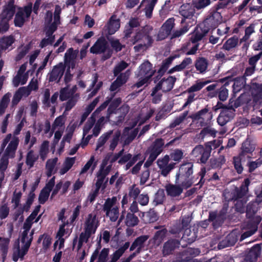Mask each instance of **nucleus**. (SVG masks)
Listing matches in <instances>:
<instances>
[{
  "instance_id": "1",
  "label": "nucleus",
  "mask_w": 262,
  "mask_h": 262,
  "mask_svg": "<svg viewBox=\"0 0 262 262\" xmlns=\"http://www.w3.org/2000/svg\"><path fill=\"white\" fill-rule=\"evenodd\" d=\"M19 143L18 137L11 134H8L3 140L1 144V149L4 150L3 156L8 158H13L15 155V151Z\"/></svg>"
},
{
  "instance_id": "2",
  "label": "nucleus",
  "mask_w": 262,
  "mask_h": 262,
  "mask_svg": "<svg viewBox=\"0 0 262 262\" xmlns=\"http://www.w3.org/2000/svg\"><path fill=\"white\" fill-rule=\"evenodd\" d=\"M152 31V27L149 26H145L141 29L138 30L135 35L130 39V41L132 45H135L138 42H147V45L150 47L152 45L154 40L150 35Z\"/></svg>"
},
{
  "instance_id": "3",
  "label": "nucleus",
  "mask_w": 262,
  "mask_h": 262,
  "mask_svg": "<svg viewBox=\"0 0 262 262\" xmlns=\"http://www.w3.org/2000/svg\"><path fill=\"white\" fill-rule=\"evenodd\" d=\"M239 105V99H229V108H224L217 118V122L220 125H224L234 116V108Z\"/></svg>"
},
{
  "instance_id": "4",
  "label": "nucleus",
  "mask_w": 262,
  "mask_h": 262,
  "mask_svg": "<svg viewBox=\"0 0 262 262\" xmlns=\"http://www.w3.org/2000/svg\"><path fill=\"white\" fill-rule=\"evenodd\" d=\"M117 199L116 197L109 198L105 201L103 210L106 215L113 222L116 221L119 215L118 206L117 204Z\"/></svg>"
},
{
  "instance_id": "5",
  "label": "nucleus",
  "mask_w": 262,
  "mask_h": 262,
  "mask_svg": "<svg viewBox=\"0 0 262 262\" xmlns=\"http://www.w3.org/2000/svg\"><path fill=\"white\" fill-rule=\"evenodd\" d=\"M222 21L221 12H214L213 10L203 21L202 27L208 32L211 29H215Z\"/></svg>"
},
{
  "instance_id": "6",
  "label": "nucleus",
  "mask_w": 262,
  "mask_h": 262,
  "mask_svg": "<svg viewBox=\"0 0 262 262\" xmlns=\"http://www.w3.org/2000/svg\"><path fill=\"white\" fill-rule=\"evenodd\" d=\"M176 79L175 77L171 76H169L167 78L165 77L162 78L153 88L151 96H156L158 92L160 90L164 92L170 91L173 88Z\"/></svg>"
},
{
  "instance_id": "7",
  "label": "nucleus",
  "mask_w": 262,
  "mask_h": 262,
  "mask_svg": "<svg viewBox=\"0 0 262 262\" xmlns=\"http://www.w3.org/2000/svg\"><path fill=\"white\" fill-rule=\"evenodd\" d=\"M69 227L68 223L59 225V229L56 236L57 239L54 243L55 247H58L59 249L63 247L65 239L69 237L71 233V230Z\"/></svg>"
},
{
  "instance_id": "8",
  "label": "nucleus",
  "mask_w": 262,
  "mask_h": 262,
  "mask_svg": "<svg viewBox=\"0 0 262 262\" xmlns=\"http://www.w3.org/2000/svg\"><path fill=\"white\" fill-rule=\"evenodd\" d=\"M66 66L60 62L53 67L52 71L48 74L47 79L49 82H58L62 77L65 71Z\"/></svg>"
},
{
  "instance_id": "9",
  "label": "nucleus",
  "mask_w": 262,
  "mask_h": 262,
  "mask_svg": "<svg viewBox=\"0 0 262 262\" xmlns=\"http://www.w3.org/2000/svg\"><path fill=\"white\" fill-rule=\"evenodd\" d=\"M164 142L162 139H157L154 144L148 149V154L149 155L145 166H148L156 159L162 150Z\"/></svg>"
},
{
  "instance_id": "10",
  "label": "nucleus",
  "mask_w": 262,
  "mask_h": 262,
  "mask_svg": "<svg viewBox=\"0 0 262 262\" xmlns=\"http://www.w3.org/2000/svg\"><path fill=\"white\" fill-rule=\"evenodd\" d=\"M64 118L62 116L57 117L54 121L52 126V132L50 134L51 137L53 133L54 132V140L55 142H58L60 139L63 132L64 129Z\"/></svg>"
},
{
  "instance_id": "11",
  "label": "nucleus",
  "mask_w": 262,
  "mask_h": 262,
  "mask_svg": "<svg viewBox=\"0 0 262 262\" xmlns=\"http://www.w3.org/2000/svg\"><path fill=\"white\" fill-rule=\"evenodd\" d=\"M210 143L206 144L205 148L202 145H198L196 146L192 151V155L195 157L201 156V161L202 163H205L210 156V152L211 150V146Z\"/></svg>"
},
{
  "instance_id": "12",
  "label": "nucleus",
  "mask_w": 262,
  "mask_h": 262,
  "mask_svg": "<svg viewBox=\"0 0 262 262\" xmlns=\"http://www.w3.org/2000/svg\"><path fill=\"white\" fill-rule=\"evenodd\" d=\"M16 8L14 0H9L4 6L0 17L10 21L15 14Z\"/></svg>"
},
{
  "instance_id": "13",
  "label": "nucleus",
  "mask_w": 262,
  "mask_h": 262,
  "mask_svg": "<svg viewBox=\"0 0 262 262\" xmlns=\"http://www.w3.org/2000/svg\"><path fill=\"white\" fill-rule=\"evenodd\" d=\"M108 44L103 37H100L96 40L93 46L90 48V52L95 54L104 53L108 49Z\"/></svg>"
},
{
  "instance_id": "14",
  "label": "nucleus",
  "mask_w": 262,
  "mask_h": 262,
  "mask_svg": "<svg viewBox=\"0 0 262 262\" xmlns=\"http://www.w3.org/2000/svg\"><path fill=\"white\" fill-rule=\"evenodd\" d=\"M130 72L127 70L124 73H120L117 76L116 79L112 83L110 90L112 92L116 91L118 88L124 84L129 78Z\"/></svg>"
},
{
  "instance_id": "15",
  "label": "nucleus",
  "mask_w": 262,
  "mask_h": 262,
  "mask_svg": "<svg viewBox=\"0 0 262 262\" xmlns=\"http://www.w3.org/2000/svg\"><path fill=\"white\" fill-rule=\"evenodd\" d=\"M98 226L99 221L96 219V214L91 213L86 218L84 224V230L94 234Z\"/></svg>"
},
{
  "instance_id": "16",
  "label": "nucleus",
  "mask_w": 262,
  "mask_h": 262,
  "mask_svg": "<svg viewBox=\"0 0 262 262\" xmlns=\"http://www.w3.org/2000/svg\"><path fill=\"white\" fill-rule=\"evenodd\" d=\"M255 149V144L249 139H247L242 144V151L239 155L245 159L251 158Z\"/></svg>"
},
{
  "instance_id": "17",
  "label": "nucleus",
  "mask_w": 262,
  "mask_h": 262,
  "mask_svg": "<svg viewBox=\"0 0 262 262\" xmlns=\"http://www.w3.org/2000/svg\"><path fill=\"white\" fill-rule=\"evenodd\" d=\"M40 215H39L35 221H34L35 219H33L32 217L29 216L26 221H25L24 225V231H23L22 235H21V242H26L27 241V238H30L31 242H32V233H31L30 234H29V231L30 229L31 228L32 224L34 222H37L40 219Z\"/></svg>"
},
{
  "instance_id": "18",
  "label": "nucleus",
  "mask_w": 262,
  "mask_h": 262,
  "mask_svg": "<svg viewBox=\"0 0 262 262\" xmlns=\"http://www.w3.org/2000/svg\"><path fill=\"white\" fill-rule=\"evenodd\" d=\"M178 57H179V55L170 56L162 61L161 67L158 71V75L154 78L155 83L162 77L168 70L172 61Z\"/></svg>"
},
{
  "instance_id": "19",
  "label": "nucleus",
  "mask_w": 262,
  "mask_h": 262,
  "mask_svg": "<svg viewBox=\"0 0 262 262\" xmlns=\"http://www.w3.org/2000/svg\"><path fill=\"white\" fill-rule=\"evenodd\" d=\"M169 158L168 156H165L163 158L157 161L158 167L161 169V173L163 176L166 177L171 169L174 167V164H168Z\"/></svg>"
},
{
  "instance_id": "20",
  "label": "nucleus",
  "mask_w": 262,
  "mask_h": 262,
  "mask_svg": "<svg viewBox=\"0 0 262 262\" xmlns=\"http://www.w3.org/2000/svg\"><path fill=\"white\" fill-rule=\"evenodd\" d=\"M21 243L24 245L22 246L21 249H19L18 245H17V247L14 249L13 254V259L15 262L17 261L19 258H22L24 257L28 252L31 243L30 238H27V241L21 242Z\"/></svg>"
},
{
  "instance_id": "21",
  "label": "nucleus",
  "mask_w": 262,
  "mask_h": 262,
  "mask_svg": "<svg viewBox=\"0 0 262 262\" xmlns=\"http://www.w3.org/2000/svg\"><path fill=\"white\" fill-rule=\"evenodd\" d=\"M195 10L189 4L182 5L179 10V13L183 16L181 24L185 23L186 19H191L194 15Z\"/></svg>"
},
{
  "instance_id": "22",
  "label": "nucleus",
  "mask_w": 262,
  "mask_h": 262,
  "mask_svg": "<svg viewBox=\"0 0 262 262\" xmlns=\"http://www.w3.org/2000/svg\"><path fill=\"white\" fill-rule=\"evenodd\" d=\"M152 65L148 60L144 61L139 67V73L137 74V77H145L146 76L150 75L152 74V76L154 75L155 71L152 70Z\"/></svg>"
},
{
  "instance_id": "23",
  "label": "nucleus",
  "mask_w": 262,
  "mask_h": 262,
  "mask_svg": "<svg viewBox=\"0 0 262 262\" xmlns=\"http://www.w3.org/2000/svg\"><path fill=\"white\" fill-rule=\"evenodd\" d=\"M144 158L140 154L137 155L132 157V160L129 161L126 165V169L129 168L135 162L138 161L137 164L133 167L132 173H137L141 168L143 163Z\"/></svg>"
},
{
  "instance_id": "24",
  "label": "nucleus",
  "mask_w": 262,
  "mask_h": 262,
  "mask_svg": "<svg viewBox=\"0 0 262 262\" xmlns=\"http://www.w3.org/2000/svg\"><path fill=\"white\" fill-rule=\"evenodd\" d=\"M55 184V178H52L46 184L45 187L41 190L39 196L40 203H44L48 199L50 192Z\"/></svg>"
},
{
  "instance_id": "25",
  "label": "nucleus",
  "mask_w": 262,
  "mask_h": 262,
  "mask_svg": "<svg viewBox=\"0 0 262 262\" xmlns=\"http://www.w3.org/2000/svg\"><path fill=\"white\" fill-rule=\"evenodd\" d=\"M120 27V20L117 15L113 14L107 23V31L110 35L114 34Z\"/></svg>"
},
{
  "instance_id": "26",
  "label": "nucleus",
  "mask_w": 262,
  "mask_h": 262,
  "mask_svg": "<svg viewBox=\"0 0 262 262\" xmlns=\"http://www.w3.org/2000/svg\"><path fill=\"white\" fill-rule=\"evenodd\" d=\"M192 165L191 163H186L181 166L179 173L177 174V179H186L192 173Z\"/></svg>"
},
{
  "instance_id": "27",
  "label": "nucleus",
  "mask_w": 262,
  "mask_h": 262,
  "mask_svg": "<svg viewBox=\"0 0 262 262\" xmlns=\"http://www.w3.org/2000/svg\"><path fill=\"white\" fill-rule=\"evenodd\" d=\"M255 0H244L239 5L234 8V13L236 14H238L241 12L244 13L248 9L249 12L252 14L255 12V11L250 10L251 3L255 5Z\"/></svg>"
},
{
  "instance_id": "28",
  "label": "nucleus",
  "mask_w": 262,
  "mask_h": 262,
  "mask_svg": "<svg viewBox=\"0 0 262 262\" xmlns=\"http://www.w3.org/2000/svg\"><path fill=\"white\" fill-rule=\"evenodd\" d=\"M254 103V108L258 109L260 112L261 117L253 116L251 121L252 124L260 125L262 124V99H253Z\"/></svg>"
},
{
  "instance_id": "29",
  "label": "nucleus",
  "mask_w": 262,
  "mask_h": 262,
  "mask_svg": "<svg viewBox=\"0 0 262 262\" xmlns=\"http://www.w3.org/2000/svg\"><path fill=\"white\" fill-rule=\"evenodd\" d=\"M57 158L50 159L47 161L46 169V173L48 177H50L52 174L54 173L56 171V165L57 164Z\"/></svg>"
},
{
  "instance_id": "30",
  "label": "nucleus",
  "mask_w": 262,
  "mask_h": 262,
  "mask_svg": "<svg viewBox=\"0 0 262 262\" xmlns=\"http://www.w3.org/2000/svg\"><path fill=\"white\" fill-rule=\"evenodd\" d=\"M239 43L238 37L234 35L228 38L223 44L222 49L223 50L229 51L232 49L235 48Z\"/></svg>"
},
{
  "instance_id": "31",
  "label": "nucleus",
  "mask_w": 262,
  "mask_h": 262,
  "mask_svg": "<svg viewBox=\"0 0 262 262\" xmlns=\"http://www.w3.org/2000/svg\"><path fill=\"white\" fill-rule=\"evenodd\" d=\"M75 157H68L65 159L62 167L59 169V173L61 175H63L68 172L73 166L75 162Z\"/></svg>"
},
{
  "instance_id": "32",
  "label": "nucleus",
  "mask_w": 262,
  "mask_h": 262,
  "mask_svg": "<svg viewBox=\"0 0 262 262\" xmlns=\"http://www.w3.org/2000/svg\"><path fill=\"white\" fill-rule=\"evenodd\" d=\"M96 166V162H95V157L93 156L82 168L80 172V175L82 176L88 171H90L91 173H92Z\"/></svg>"
},
{
  "instance_id": "33",
  "label": "nucleus",
  "mask_w": 262,
  "mask_h": 262,
  "mask_svg": "<svg viewBox=\"0 0 262 262\" xmlns=\"http://www.w3.org/2000/svg\"><path fill=\"white\" fill-rule=\"evenodd\" d=\"M167 194L171 197L179 195L182 192V188L179 186L168 184L165 187Z\"/></svg>"
},
{
  "instance_id": "34",
  "label": "nucleus",
  "mask_w": 262,
  "mask_h": 262,
  "mask_svg": "<svg viewBox=\"0 0 262 262\" xmlns=\"http://www.w3.org/2000/svg\"><path fill=\"white\" fill-rule=\"evenodd\" d=\"M197 71L200 73H203L206 72L208 67V61L204 57H199L195 61L194 64Z\"/></svg>"
},
{
  "instance_id": "35",
  "label": "nucleus",
  "mask_w": 262,
  "mask_h": 262,
  "mask_svg": "<svg viewBox=\"0 0 262 262\" xmlns=\"http://www.w3.org/2000/svg\"><path fill=\"white\" fill-rule=\"evenodd\" d=\"M76 90V85L72 89H69L68 87L61 89L60 91L59 98H74V95Z\"/></svg>"
},
{
  "instance_id": "36",
  "label": "nucleus",
  "mask_w": 262,
  "mask_h": 262,
  "mask_svg": "<svg viewBox=\"0 0 262 262\" xmlns=\"http://www.w3.org/2000/svg\"><path fill=\"white\" fill-rule=\"evenodd\" d=\"M201 31H195L194 33L191 35L190 38V41L193 43H195L202 39V38L208 33L207 30L203 29L202 27H201Z\"/></svg>"
},
{
  "instance_id": "37",
  "label": "nucleus",
  "mask_w": 262,
  "mask_h": 262,
  "mask_svg": "<svg viewBox=\"0 0 262 262\" xmlns=\"http://www.w3.org/2000/svg\"><path fill=\"white\" fill-rule=\"evenodd\" d=\"M252 98H262V84L253 83L250 88Z\"/></svg>"
},
{
  "instance_id": "38",
  "label": "nucleus",
  "mask_w": 262,
  "mask_h": 262,
  "mask_svg": "<svg viewBox=\"0 0 262 262\" xmlns=\"http://www.w3.org/2000/svg\"><path fill=\"white\" fill-rule=\"evenodd\" d=\"M157 1L158 0H144V2L146 4L144 10L147 18H150L151 17L153 10Z\"/></svg>"
},
{
  "instance_id": "39",
  "label": "nucleus",
  "mask_w": 262,
  "mask_h": 262,
  "mask_svg": "<svg viewBox=\"0 0 262 262\" xmlns=\"http://www.w3.org/2000/svg\"><path fill=\"white\" fill-rule=\"evenodd\" d=\"M77 50H74L72 48H69L64 54V63L66 66L68 63H70L73 60H75L78 53Z\"/></svg>"
},
{
  "instance_id": "40",
  "label": "nucleus",
  "mask_w": 262,
  "mask_h": 262,
  "mask_svg": "<svg viewBox=\"0 0 262 262\" xmlns=\"http://www.w3.org/2000/svg\"><path fill=\"white\" fill-rule=\"evenodd\" d=\"M75 125L73 124L72 125H70L67 127V134L66 135L63 137V139L62 140V142L61 143V147L59 150V152L60 153L62 151V148L64 147V142H69L71 139L72 138L73 133L75 129Z\"/></svg>"
},
{
  "instance_id": "41",
  "label": "nucleus",
  "mask_w": 262,
  "mask_h": 262,
  "mask_svg": "<svg viewBox=\"0 0 262 262\" xmlns=\"http://www.w3.org/2000/svg\"><path fill=\"white\" fill-rule=\"evenodd\" d=\"M25 22V17L23 14V12L21 10H18L15 14L14 24L15 27H21L24 26Z\"/></svg>"
},
{
  "instance_id": "42",
  "label": "nucleus",
  "mask_w": 262,
  "mask_h": 262,
  "mask_svg": "<svg viewBox=\"0 0 262 262\" xmlns=\"http://www.w3.org/2000/svg\"><path fill=\"white\" fill-rule=\"evenodd\" d=\"M178 245L179 243L176 241L167 242L163 247V254L165 255L169 254Z\"/></svg>"
},
{
  "instance_id": "43",
  "label": "nucleus",
  "mask_w": 262,
  "mask_h": 262,
  "mask_svg": "<svg viewBox=\"0 0 262 262\" xmlns=\"http://www.w3.org/2000/svg\"><path fill=\"white\" fill-rule=\"evenodd\" d=\"M9 163V158L2 156L0 159V181H2L4 178V172L7 168Z\"/></svg>"
},
{
  "instance_id": "44",
  "label": "nucleus",
  "mask_w": 262,
  "mask_h": 262,
  "mask_svg": "<svg viewBox=\"0 0 262 262\" xmlns=\"http://www.w3.org/2000/svg\"><path fill=\"white\" fill-rule=\"evenodd\" d=\"M71 185V183L69 181H66L64 183L62 184V183L60 182L58 183L56 185L55 188L53 191V192L52 193V197H53V195L56 194L58 191V190L62 188V193H65L67 190L68 188Z\"/></svg>"
},
{
  "instance_id": "45",
  "label": "nucleus",
  "mask_w": 262,
  "mask_h": 262,
  "mask_svg": "<svg viewBox=\"0 0 262 262\" xmlns=\"http://www.w3.org/2000/svg\"><path fill=\"white\" fill-rule=\"evenodd\" d=\"M174 26V19L173 17L169 18L167 19L163 24L161 29L164 31L170 34L171 30Z\"/></svg>"
},
{
  "instance_id": "46",
  "label": "nucleus",
  "mask_w": 262,
  "mask_h": 262,
  "mask_svg": "<svg viewBox=\"0 0 262 262\" xmlns=\"http://www.w3.org/2000/svg\"><path fill=\"white\" fill-rule=\"evenodd\" d=\"M139 220L138 217L132 213H128L127 214L125 224L127 226L133 227L138 224Z\"/></svg>"
},
{
  "instance_id": "47",
  "label": "nucleus",
  "mask_w": 262,
  "mask_h": 262,
  "mask_svg": "<svg viewBox=\"0 0 262 262\" xmlns=\"http://www.w3.org/2000/svg\"><path fill=\"white\" fill-rule=\"evenodd\" d=\"M211 3V0H193L192 4L197 10L204 9Z\"/></svg>"
},
{
  "instance_id": "48",
  "label": "nucleus",
  "mask_w": 262,
  "mask_h": 262,
  "mask_svg": "<svg viewBox=\"0 0 262 262\" xmlns=\"http://www.w3.org/2000/svg\"><path fill=\"white\" fill-rule=\"evenodd\" d=\"M211 81L210 80H207L203 82L197 81L196 83L192 85L188 89V92L189 93H192L200 91L201 90L205 85L210 83Z\"/></svg>"
},
{
  "instance_id": "49",
  "label": "nucleus",
  "mask_w": 262,
  "mask_h": 262,
  "mask_svg": "<svg viewBox=\"0 0 262 262\" xmlns=\"http://www.w3.org/2000/svg\"><path fill=\"white\" fill-rule=\"evenodd\" d=\"M98 75L96 74L95 76L94 77V79L91 85V87H92L93 89V90L91 93L92 95H95L97 93L98 90L100 89V88L102 86V81H100L98 82Z\"/></svg>"
},
{
  "instance_id": "50",
  "label": "nucleus",
  "mask_w": 262,
  "mask_h": 262,
  "mask_svg": "<svg viewBox=\"0 0 262 262\" xmlns=\"http://www.w3.org/2000/svg\"><path fill=\"white\" fill-rule=\"evenodd\" d=\"M230 2L231 0H219L213 7L212 10L214 12H219L221 9H226Z\"/></svg>"
},
{
  "instance_id": "51",
  "label": "nucleus",
  "mask_w": 262,
  "mask_h": 262,
  "mask_svg": "<svg viewBox=\"0 0 262 262\" xmlns=\"http://www.w3.org/2000/svg\"><path fill=\"white\" fill-rule=\"evenodd\" d=\"M148 237L147 236H142L138 237L133 244L130 247V250H133L136 248H137L138 250H140L143 243L147 239Z\"/></svg>"
},
{
  "instance_id": "52",
  "label": "nucleus",
  "mask_w": 262,
  "mask_h": 262,
  "mask_svg": "<svg viewBox=\"0 0 262 262\" xmlns=\"http://www.w3.org/2000/svg\"><path fill=\"white\" fill-rule=\"evenodd\" d=\"M128 66V64L125 61L122 60L114 68L113 73L114 76L116 77L120 73H122L121 72L125 70Z\"/></svg>"
},
{
  "instance_id": "53",
  "label": "nucleus",
  "mask_w": 262,
  "mask_h": 262,
  "mask_svg": "<svg viewBox=\"0 0 262 262\" xmlns=\"http://www.w3.org/2000/svg\"><path fill=\"white\" fill-rule=\"evenodd\" d=\"M49 142L44 141L40 146L39 155L42 160H45L49 152Z\"/></svg>"
},
{
  "instance_id": "54",
  "label": "nucleus",
  "mask_w": 262,
  "mask_h": 262,
  "mask_svg": "<svg viewBox=\"0 0 262 262\" xmlns=\"http://www.w3.org/2000/svg\"><path fill=\"white\" fill-rule=\"evenodd\" d=\"M14 42V39L12 36L3 37L0 38V43L4 45L5 49L8 48Z\"/></svg>"
},
{
  "instance_id": "55",
  "label": "nucleus",
  "mask_w": 262,
  "mask_h": 262,
  "mask_svg": "<svg viewBox=\"0 0 262 262\" xmlns=\"http://www.w3.org/2000/svg\"><path fill=\"white\" fill-rule=\"evenodd\" d=\"M42 241V246L44 250H46L51 244V238L47 235H42L39 237L38 242Z\"/></svg>"
},
{
  "instance_id": "56",
  "label": "nucleus",
  "mask_w": 262,
  "mask_h": 262,
  "mask_svg": "<svg viewBox=\"0 0 262 262\" xmlns=\"http://www.w3.org/2000/svg\"><path fill=\"white\" fill-rule=\"evenodd\" d=\"M250 181L247 178L245 180L243 184L241 186L240 191L237 193V198H242L244 195L248 190V186L250 184Z\"/></svg>"
},
{
  "instance_id": "57",
  "label": "nucleus",
  "mask_w": 262,
  "mask_h": 262,
  "mask_svg": "<svg viewBox=\"0 0 262 262\" xmlns=\"http://www.w3.org/2000/svg\"><path fill=\"white\" fill-rule=\"evenodd\" d=\"M38 156L37 154L31 151L28 152L27 157L26 163L30 167L33 166L34 162L37 160Z\"/></svg>"
},
{
  "instance_id": "58",
  "label": "nucleus",
  "mask_w": 262,
  "mask_h": 262,
  "mask_svg": "<svg viewBox=\"0 0 262 262\" xmlns=\"http://www.w3.org/2000/svg\"><path fill=\"white\" fill-rule=\"evenodd\" d=\"M22 193L20 190L15 189L12 198V203L15 208L18 206Z\"/></svg>"
},
{
  "instance_id": "59",
  "label": "nucleus",
  "mask_w": 262,
  "mask_h": 262,
  "mask_svg": "<svg viewBox=\"0 0 262 262\" xmlns=\"http://www.w3.org/2000/svg\"><path fill=\"white\" fill-rule=\"evenodd\" d=\"M245 159H246L243 157H241L240 155L238 157L234 158V167L238 173H241L243 171V167L241 162L242 161H245Z\"/></svg>"
},
{
  "instance_id": "60",
  "label": "nucleus",
  "mask_w": 262,
  "mask_h": 262,
  "mask_svg": "<svg viewBox=\"0 0 262 262\" xmlns=\"http://www.w3.org/2000/svg\"><path fill=\"white\" fill-rule=\"evenodd\" d=\"M188 26L185 25L180 29L174 31L172 34L171 38H174L182 36V35L186 33L188 31Z\"/></svg>"
},
{
  "instance_id": "61",
  "label": "nucleus",
  "mask_w": 262,
  "mask_h": 262,
  "mask_svg": "<svg viewBox=\"0 0 262 262\" xmlns=\"http://www.w3.org/2000/svg\"><path fill=\"white\" fill-rule=\"evenodd\" d=\"M250 230L244 232L241 236V240H244V239L251 236L253 235L257 230V226L255 224H252L249 227Z\"/></svg>"
},
{
  "instance_id": "62",
  "label": "nucleus",
  "mask_w": 262,
  "mask_h": 262,
  "mask_svg": "<svg viewBox=\"0 0 262 262\" xmlns=\"http://www.w3.org/2000/svg\"><path fill=\"white\" fill-rule=\"evenodd\" d=\"M10 28L9 21L0 17V33H5Z\"/></svg>"
},
{
  "instance_id": "63",
  "label": "nucleus",
  "mask_w": 262,
  "mask_h": 262,
  "mask_svg": "<svg viewBox=\"0 0 262 262\" xmlns=\"http://www.w3.org/2000/svg\"><path fill=\"white\" fill-rule=\"evenodd\" d=\"M111 47L116 52H118L124 48V46L122 45L119 41V39H110Z\"/></svg>"
},
{
  "instance_id": "64",
  "label": "nucleus",
  "mask_w": 262,
  "mask_h": 262,
  "mask_svg": "<svg viewBox=\"0 0 262 262\" xmlns=\"http://www.w3.org/2000/svg\"><path fill=\"white\" fill-rule=\"evenodd\" d=\"M252 48L254 51L262 52V34L258 35V38L253 45Z\"/></svg>"
}]
</instances>
